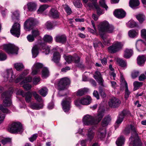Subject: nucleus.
<instances>
[{
    "label": "nucleus",
    "instance_id": "nucleus-12",
    "mask_svg": "<svg viewBox=\"0 0 146 146\" xmlns=\"http://www.w3.org/2000/svg\"><path fill=\"white\" fill-rule=\"evenodd\" d=\"M11 33L15 36L19 37L20 34V25L18 23L14 24L10 30Z\"/></svg>",
    "mask_w": 146,
    "mask_h": 146
},
{
    "label": "nucleus",
    "instance_id": "nucleus-20",
    "mask_svg": "<svg viewBox=\"0 0 146 146\" xmlns=\"http://www.w3.org/2000/svg\"><path fill=\"white\" fill-rule=\"evenodd\" d=\"M94 78L100 85L102 86H104V81L100 72L98 71H96L95 74L94 76Z\"/></svg>",
    "mask_w": 146,
    "mask_h": 146
},
{
    "label": "nucleus",
    "instance_id": "nucleus-49",
    "mask_svg": "<svg viewBox=\"0 0 146 146\" xmlns=\"http://www.w3.org/2000/svg\"><path fill=\"white\" fill-rule=\"evenodd\" d=\"M48 7L47 5H44L40 6L39 9L37 11V12L38 13H42Z\"/></svg>",
    "mask_w": 146,
    "mask_h": 146
},
{
    "label": "nucleus",
    "instance_id": "nucleus-60",
    "mask_svg": "<svg viewBox=\"0 0 146 146\" xmlns=\"http://www.w3.org/2000/svg\"><path fill=\"white\" fill-rule=\"evenodd\" d=\"M141 37L146 40V29H143L141 31Z\"/></svg>",
    "mask_w": 146,
    "mask_h": 146
},
{
    "label": "nucleus",
    "instance_id": "nucleus-50",
    "mask_svg": "<svg viewBox=\"0 0 146 146\" xmlns=\"http://www.w3.org/2000/svg\"><path fill=\"white\" fill-rule=\"evenodd\" d=\"M136 18L140 23H142L145 20V16L142 14H139L136 16Z\"/></svg>",
    "mask_w": 146,
    "mask_h": 146
},
{
    "label": "nucleus",
    "instance_id": "nucleus-64",
    "mask_svg": "<svg viewBox=\"0 0 146 146\" xmlns=\"http://www.w3.org/2000/svg\"><path fill=\"white\" fill-rule=\"evenodd\" d=\"M64 9L66 11L68 15H70L72 13L71 9L67 5H66Z\"/></svg>",
    "mask_w": 146,
    "mask_h": 146
},
{
    "label": "nucleus",
    "instance_id": "nucleus-23",
    "mask_svg": "<svg viewBox=\"0 0 146 146\" xmlns=\"http://www.w3.org/2000/svg\"><path fill=\"white\" fill-rule=\"evenodd\" d=\"M49 16L54 18H57L59 17V13L55 9L52 8L49 12Z\"/></svg>",
    "mask_w": 146,
    "mask_h": 146
},
{
    "label": "nucleus",
    "instance_id": "nucleus-10",
    "mask_svg": "<svg viewBox=\"0 0 146 146\" xmlns=\"http://www.w3.org/2000/svg\"><path fill=\"white\" fill-rule=\"evenodd\" d=\"M3 48L9 54H16L18 53V48L12 44L4 45Z\"/></svg>",
    "mask_w": 146,
    "mask_h": 146
},
{
    "label": "nucleus",
    "instance_id": "nucleus-19",
    "mask_svg": "<svg viewBox=\"0 0 146 146\" xmlns=\"http://www.w3.org/2000/svg\"><path fill=\"white\" fill-rule=\"evenodd\" d=\"M120 82L121 84L124 85L125 88V98L127 99L129 97L130 94V92L128 91V85L127 82L125 80V79L122 75L120 76Z\"/></svg>",
    "mask_w": 146,
    "mask_h": 146
},
{
    "label": "nucleus",
    "instance_id": "nucleus-22",
    "mask_svg": "<svg viewBox=\"0 0 146 146\" xmlns=\"http://www.w3.org/2000/svg\"><path fill=\"white\" fill-rule=\"evenodd\" d=\"M39 50H42L40 43L34 46L32 49V52L33 57L35 58L38 55Z\"/></svg>",
    "mask_w": 146,
    "mask_h": 146
},
{
    "label": "nucleus",
    "instance_id": "nucleus-61",
    "mask_svg": "<svg viewBox=\"0 0 146 146\" xmlns=\"http://www.w3.org/2000/svg\"><path fill=\"white\" fill-rule=\"evenodd\" d=\"M73 3L74 5L77 8L80 7L82 6V3L78 0H77L75 2H73Z\"/></svg>",
    "mask_w": 146,
    "mask_h": 146
},
{
    "label": "nucleus",
    "instance_id": "nucleus-5",
    "mask_svg": "<svg viewBox=\"0 0 146 146\" xmlns=\"http://www.w3.org/2000/svg\"><path fill=\"white\" fill-rule=\"evenodd\" d=\"M8 130L10 133L14 134L21 133L23 131L22 126L19 122H14L9 126Z\"/></svg>",
    "mask_w": 146,
    "mask_h": 146
},
{
    "label": "nucleus",
    "instance_id": "nucleus-57",
    "mask_svg": "<svg viewBox=\"0 0 146 146\" xmlns=\"http://www.w3.org/2000/svg\"><path fill=\"white\" fill-rule=\"evenodd\" d=\"M40 80V78L39 77H35L33 80V83L34 85L37 84Z\"/></svg>",
    "mask_w": 146,
    "mask_h": 146
},
{
    "label": "nucleus",
    "instance_id": "nucleus-14",
    "mask_svg": "<svg viewBox=\"0 0 146 146\" xmlns=\"http://www.w3.org/2000/svg\"><path fill=\"white\" fill-rule=\"evenodd\" d=\"M11 76L10 79L9 80L10 82H12L15 78V76L13 73V71L12 69H9L7 70L3 75L4 79V81H7L9 80V78Z\"/></svg>",
    "mask_w": 146,
    "mask_h": 146
},
{
    "label": "nucleus",
    "instance_id": "nucleus-40",
    "mask_svg": "<svg viewBox=\"0 0 146 146\" xmlns=\"http://www.w3.org/2000/svg\"><path fill=\"white\" fill-rule=\"evenodd\" d=\"M88 89L86 88H84L83 89L78 90L77 93V95L79 96H82L85 94L88 91Z\"/></svg>",
    "mask_w": 146,
    "mask_h": 146
},
{
    "label": "nucleus",
    "instance_id": "nucleus-33",
    "mask_svg": "<svg viewBox=\"0 0 146 146\" xmlns=\"http://www.w3.org/2000/svg\"><path fill=\"white\" fill-rule=\"evenodd\" d=\"M133 54V51L132 49H126L125 51L124 57L126 58H129Z\"/></svg>",
    "mask_w": 146,
    "mask_h": 146
},
{
    "label": "nucleus",
    "instance_id": "nucleus-41",
    "mask_svg": "<svg viewBox=\"0 0 146 146\" xmlns=\"http://www.w3.org/2000/svg\"><path fill=\"white\" fill-rule=\"evenodd\" d=\"M24 96L25 98V100L26 102L27 103H29L31 100L32 94L30 92H28L24 94Z\"/></svg>",
    "mask_w": 146,
    "mask_h": 146
},
{
    "label": "nucleus",
    "instance_id": "nucleus-59",
    "mask_svg": "<svg viewBox=\"0 0 146 146\" xmlns=\"http://www.w3.org/2000/svg\"><path fill=\"white\" fill-rule=\"evenodd\" d=\"M7 59L6 55L2 52H0V60L3 61Z\"/></svg>",
    "mask_w": 146,
    "mask_h": 146
},
{
    "label": "nucleus",
    "instance_id": "nucleus-52",
    "mask_svg": "<svg viewBox=\"0 0 146 146\" xmlns=\"http://www.w3.org/2000/svg\"><path fill=\"white\" fill-rule=\"evenodd\" d=\"M23 79V80L21 82L20 84H21L25 83L31 82L32 81V77L30 76H28L25 78L24 77V79Z\"/></svg>",
    "mask_w": 146,
    "mask_h": 146
},
{
    "label": "nucleus",
    "instance_id": "nucleus-8",
    "mask_svg": "<svg viewBox=\"0 0 146 146\" xmlns=\"http://www.w3.org/2000/svg\"><path fill=\"white\" fill-rule=\"evenodd\" d=\"M123 46V44L120 42H115L111 45L108 47V51L111 53H115L121 50Z\"/></svg>",
    "mask_w": 146,
    "mask_h": 146
},
{
    "label": "nucleus",
    "instance_id": "nucleus-24",
    "mask_svg": "<svg viewBox=\"0 0 146 146\" xmlns=\"http://www.w3.org/2000/svg\"><path fill=\"white\" fill-rule=\"evenodd\" d=\"M27 6L28 11H34L36 9V4L33 2H30L27 3Z\"/></svg>",
    "mask_w": 146,
    "mask_h": 146
},
{
    "label": "nucleus",
    "instance_id": "nucleus-27",
    "mask_svg": "<svg viewBox=\"0 0 146 146\" xmlns=\"http://www.w3.org/2000/svg\"><path fill=\"white\" fill-rule=\"evenodd\" d=\"M42 105L41 104H38L35 102L31 103L30 105V107L34 110H39L42 108Z\"/></svg>",
    "mask_w": 146,
    "mask_h": 146
},
{
    "label": "nucleus",
    "instance_id": "nucleus-1",
    "mask_svg": "<svg viewBox=\"0 0 146 146\" xmlns=\"http://www.w3.org/2000/svg\"><path fill=\"white\" fill-rule=\"evenodd\" d=\"M131 130V136L129 139V146H141V140L139 139L138 135L135 128L132 125L127 126L123 131L124 134L127 135L130 133Z\"/></svg>",
    "mask_w": 146,
    "mask_h": 146
},
{
    "label": "nucleus",
    "instance_id": "nucleus-55",
    "mask_svg": "<svg viewBox=\"0 0 146 146\" xmlns=\"http://www.w3.org/2000/svg\"><path fill=\"white\" fill-rule=\"evenodd\" d=\"M93 5L97 10L98 14L100 15L102 13V10L96 3H94Z\"/></svg>",
    "mask_w": 146,
    "mask_h": 146
},
{
    "label": "nucleus",
    "instance_id": "nucleus-7",
    "mask_svg": "<svg viewBox=\"0 0 146 146\" xmlns=\"http://www.w3.org/2000/svg\"><path fill=\"white\" fill-rule=\"evenodd\" d=\"M13 90L11 89V90L4 92L1 95V98L5 99L3 100V104L5 106H9L11 104V102L10 97L13 93Z\"/></svg>",
    "mask_w": 146,
    "mask_h": 146
},
{
    "label": "nucleus",
    "instance_id": "nucleus-32",
    "mask_svg": "<svg viewBox=\"0 0 146 146\" xmlns=\"http://www.w3.org/2000/svg\"><path fill=\"white\" fill-rule=\"evenodd\" d=\"M60 53L58 52H54L53 54V57L52 60L56 63H58L60 60Z\"/></svg>",
    "mask_w": 146,
    "mask_h": 146
},
{
    "label": "nucleus",
    "instance_id": "nucleus-6",
    "mask_svg": "<svg viewBox=\"0 0 146 146\" xmlns=\"http://www.w3.org/2000/svg\"><path fill=\"white\" fill-rule=\"evenodd\" d=\"M70 82V80L66 78H62L58 81V88L60 90L58 94L60 96L64 95V94H61L64 92L62 90H64L66 86L69 84Z\"/></svg>",
    "mask_w": 146,
    "mask_h": 146
},
{
    "label": "nucleus",
    "instance_id": "nucleus-62",
    "mask_svg": "<svg viewBox=\"0 0 146 146\" xmlns=\"http://www.w3.org/2000/svg\"><path fill=\"white\" fill-rule=\"evenodd\" d=\"M38 135L37 133L34 134L33 135L30 137L29 138V140L31 142H33L38 137Z\"/></svg>",
    "mask_w": 146,
    "mask_h": 146
},
{
    "label": "nucleus",
    "instance_id": "nucleus-26",
    "mask_svg": "<svg viewBox=\"0 0 146 146\" xmlns=\"http://www.w3.org/2000/svg\"><path fill=\"white\" fill-rule=\"evenodd\" d=\"M55 40L56 42L64 43L66 40V36L64 35H57L55 38Z\"/></svg>",
    "mask_w": 146,
    "mask_h": 146
},
{
    "label": "nucleus",
    "instance_id": "nucleus-48",
    "mask_svg": "<svg viewBox=\"0 0 146 146\" xmlns=\"http://www.w3.org/2000/svg\"><path fill=\"white\" fill-rule=\"evenodd\" d=\"M137 25V23L134 20H132L129 21L127 24V27L130 28H134Z\"/></svg>",
    "mask_w": 146,
    "mask_h": 146
},
{
    "label": "nucleus",
    "instance_id": "nucleus-34",
    "mask_svg": "<svg viewBox=\"0 0 146 146\" xmlns=\"http://www.w3.org/2000/svg\"><path fill=\"white\" fill-rule=\"evenodd\" d=\"M125 139L122 136L119 137L116 141V143L117 146H122L124 143Z\"/></svg>",
    "mask_w": 146,
    "mask_h": 146
},
{
    "label": "nucleus",
    "instance_id": "nucleus-25",
    "mask_svg": "<svg viewBox=\"0 0 146 146\" xmlns=\"http://www.w3.org/2000/svg\"><path fill=\"white\" fill-rule=\"evenodd\" d=\"M146 60V55H139L137 57V64L139 66H143Z\"/></svg>",
    "mask_w": 146,
    "mask_h": 146
},
{
    "label": "nucleus",
    "instance_id": "nucleus-13",
    "mask_svg": "<svg viewBox=\"0 0 146 146\" xmlns=\"http://www.w3.org/2000/svg\"><path fill=\"white\" fill-rule=\"evenodd\" d=\"M130 111L127 109L123 110L119 114L116 121V124L119 125L123 121L125 117L130 115Z\"/></svg>",
    "mask_w": 146,
    "mask_h": 146
},
{
    "label": "nucleus",
    "instance_id": "nucleus-18",
    "mask_svg": "<svg viewBox=\"0 0 146 146\" xmlns=\"http://www.w3.org/2000/svg\"><path fill=\"white\" fill-rule=\"evenodd\" d=\"M70 102V99L69 98L62 101V104L64 112H68L70 110L71 107Z\"/></svg>",
    "mask_w": 146,
    "mask_h": 146
},
{
    "label": "nucleus",
    "instance_id": "nucleus-4",
    "mask_svg": "<svg viewBox=\"0 0 146 146\" xmlns=\"http://www.w3.org/2000/svg\"><path fill=\"white\" fill-rule=\"evenodd\" d=\"M114 29L113 26L110 25L106 21L101 23L98 27V30L100 34L104 33L105 32L111 33L113 32Z\"/></svg>",
    "mask_w": 146,
    "mask_h": 146
},
{
    "label": "nucleus",
    "instance_id": "nucleus-35",
    "mask_svg": "<svg viewBox=\"0 0 146 146\" xmlns=\"http://www.w3.org/2000/svg\"><path fill=\"white\" fill-rule=\"evenodd\" d=\"M29 73L28 70H25L24 71L23 73L20 75L19 77L17 78L15 80L16 83H18L20 81L23 79H24L25 76L27 75Z\"/></svg>",
    "mask_w": 146,
    "mask_h": 146
},
{
    "label": "nucleus",
    "instance_id": "nucleus-44",
    "mask_svg": "<svg viewBox=\"0 0 146 146\" xmlns=\"http://www.w3.org/2000/svg\"><path fill=\"white\" fill-rule=\"evenodd\" d=\"M117 62L118 64L122 67H124L126 65V62L123 59L120 58H117Z\"/></svg>",
    "mask_w": 146,
    "mask_h": 146
},
{
    "label": "nucleus",
    "instance_id": "nucleus-56",
    "mask_svg": "<svg viewBox=\"0 0 146 146\" xmlns=\"http://www.w3.org/2000/svg\"><path fill=\"white\" fill-rule=\"evenodd\" d=\"M105 1V0H101L99 2L100 5V6L105 8L106 10H107L108 7L106 4Z\"/></svg>",
    "mask_w": 146,
    "mask_h": 146
},
{
    "label": "nucleus",
    "instance_id": "nucleus-63",
    "mask_svg": "<svg viewBox=\"0 0 146 146\" xmlns=\"http://www.w3.org/2000/svg\"><path fill=\"white\" fill-rule=\"evenodd\" d=\"M11 141V139L9 138H5L2 139L1 141L2 143L4 145L7 143L10 142Z\"/></svg>",
    "mask_w": 146,
    "mask_h": 146
},
{
    "label": "nucleus",
    "instance_id": "nucleus-45",
    "mask_svg": "<svg viewBox=\"0 0 146 146\" xmlns=\"http://www.w3.org/2000/svg\"><path fill=\"white\" fill-rule=\"evenodd\" d=\"M133 85L134 86L133 90H135L138 89L142 86L143 83L138 81H135L134 82Z\"/></svg>",
    "mask_w": 146,
    "mask_h": 146
},
{
    "label": "nucleus",
    "instance_id": "nucleus-43",
    "mask_svg": "<svg viewBox=\"0 0 146 146\" xmlns=\"http://www.w3.org/2000/svg\"><path fill=\"white\" fill-rule=\"evenodd\" d=\"M32 94L35 99L39 102H41L42 99L40 96L37 94L36 92L34 91L32 92Z\"/></svg>",
    "mask_w": 146,
    "mask_h": 146
},
{
    "label": "nucleus",
    "instance_id": "nucleus-31",
    "mask_svg": "<svg viewBox=\"0 0 146 146\" xmlns=\"http://www.w3.org/2000/svg\"><path fill=\"white\" fill-rule=\"evenodd\" d=\"M40 45L41 46V50H43V52L46 54H48L50 51V48L47 45L44 43H40Z\"/></svg>",
    "mask_w": 146,
    "mask_h": 146
},
{
    "label": "nucleus",
    "instance_id": "nucleus-51",
    "mask_svg": "<svg viewBox=\"0 0 146 146\" xmlns=\"http://www.w3.org/2000/svg\"><path fill=\"white\" fill-rule=\"evenodd\" d=\"M45 26L48 29H51L54 27L52 22L50 21H47L45 24Z\"/></svg>",
    "mask_w": 146,
    "mask_h": 146
},
{
    "label": "nucleus",
    "instance_id": "nucleus-36",
    "mask_svg": "<svg viewBox=\"0 0 146 146\" xmlns=\"http://www.w3.org/2000/svg\"><path fill=\"white\" fill-rule=\"evenodd\" d=\"M102 38L103 39L104 42V43L105 44H108L110 42V39L109 38H108V36H107L104 33L100 34Z\"/></svg>",
    "mask_w": 146,
    "mask_h": 146
},
{
    "label": "nucleus",
    "instance_id": "nucleus-16",
    "mask_svg": "<svg viewBox=\"0 0 146 146\" xmlns=\"http://www.w3.org/2000/svg\"><path fill=\"white\" fill-rule=\"evenodd\" d=\"M121 101L119 99L115 97L112 98L109 102V105L110 107L112 108H116L119 106Z\"/></svg>",
    "mask_w": 146,
    "mask_h": 146
},
{
    "label": "nucleus",
    "instance_id": "nucleus-30",
    "mask_svg": "<svg viewBox=\"0 0 146 146\" xmlns=\"http://www.w3.org/2000/svg\"><path fill=\"white\" fill-rule=\"evenodd\" d=\"M92 128H89L87 134L88 140L91 141L94 137L95 133L93 130Z\"/></svg>",
    "mask_w": 146,
    "mask_h": 146
},
{
    "label": "nucleus",
    "instance_id": "nucleus-15",
    "mask_svg": "<svg viewBox=\"0 0 146 146\" xmlns=\"http://www.w3.org/2000/svg\"><path fill=\"white\" fill-rule=\"evenodd\" d=\"M136 47L139 51H144L146 48V43L142 40H138L136 42Z\"/></svg>",
    "mask_w": 146,
    "mask_h": 146
},
{
    "label": "nucleus",
    "instance_id": "nucleus-21",
    "mask_svg": "<svg viewBox=\"0 0 146 146\" xmlns=\"http://www.w3.org/2000/svg\"><path fill=\"white\" fill-rule=\"evenodd\" d=\"M114 15L118 18L124 17L126 15V13L121 9H118L115 10L114 12Z\"/></svg>",
    "mask_w": 146,
    "mask_h": 146
},
{
    "label": "nucleus",
    "instance_id": "nucleus-42",
    "mask_svg": "<svg viewBox=\"0 0 146 146\" xmlns=\"http://www.w3.org/2000/svg\"><path fill=\"white\" fill-rule=\"evenodd\" d=\"M49 75V71L46 68H42V77L43 78L47 77Z\"/></svg>",
    "mask_w": 146,
    "mask_h": 146
},
{
    "label": "nucleus",
    "instance_id": "nucleus-47",
    "mask_svg": "<svg viewBox=\"0 0 146 146\" xmlns=\"http://www.w3.org/2000/svg\"><path fill=\"white\" fill-rule=\"evenodd\" d=\"M129 36L132 38L135 37L138 34V32L133 30H130L128 33Z\"/></svg>",
    "mask_w": 146,
    "mask_h": 146
},
{
    "label": "nucleus",
    "instance_id": "nucleus-28",
    "mask_svg": "<svg viewBox=\"0 0 146 146\" xmlns=\"http://www.w3.org/2000/svg\"><path fill=\"white\" fill-rule=\"evenodd\" d=\"M129 5L133 9L137 8L140 2L139 0H130L129 2Z\"/></svg>",
    "mask_w": 146,
    "mask_h": 146
},
{
    "label": "nucleus",
    "instance_id": "nucleus-46",
    "mask_svg": "<svg viewBox=\"0 0 146 146\" xmlns=\"http://www.w3.org/2000/svg\"><path fill=\"white\" fill-rule=\"evenodd\" d=\"M43 39L45 42L50 43L52 41V38L51 36L47 35L44 36Z\"/></svg>",
    "mask_w": 146,
    "mask_h": 146
},
{
    "label": "nucleus",
    "instance_id": "nucleus-54",
    "mask_svg": "<svg viewBox=\"0 0 146 146\" xmlns=\"http://www.w3.org/2000/svg\"><path fill=\"white\" fill-rule=\"evenodd\" d=\"M0 110L4 113H11L9 110L4 108L2 105H0Z\"/></svg>",
    "mask_w": 146,
    "mask_h": 146
},
{
    "label": "nucleus",
    "instance_id": "nucleus-11",
    "mask_svg": "<svg viewBox=\"0 0 146 146\" xmlns=\"http://www.w3.org/2000/svg\"><path fill=\"white\" fill-rule=\"evenodd\" d=\"M38 23L36 19L32 18H30L25 22L24 29L26 30L29 31Z\"/></svg>",
    "mask_w": 146,
    "mask_h": 146
},
{
    "label": "nucleus",
    "instance_id": "nucleus-17",
    "mask_svg": "<svg viewBox=\"0 0 146 146\" xmlns=\"http://www.w3.org/2000/svg\"><path fill=\"white\" fill-rule=\"evenodd\" d=\"M42 66L43 65L42 64L38 62L35 63L32 68V74L33 75L36 74L38 72H40V69Z\"/></svg>",
    "mask_w": 146,
    "mask_h": 146
},
{
    "label": "nucleus",
    "instance_id": "nucleus-29",
    "mask_svg": "<svg viewBox=\"0 0 146 146\" xmlns=\"http://www.w3.org/2000/svg\"><path fill=\"white\" fill-rule=\"evenodd\" d=\"M82 104L84 105H88L90 102L91 98L88 96H85L82 98L81 99Z\"/></svg>",
    "mask_w": 146,
    "mask_h": 146
},
{
    "label": "nucleus",
    "instance_id": "nucleus-9",
    "mask_svg": "<svg viewBox=\"0 0 146 146\" xmlns=\"http://www.w3.org/2000/svg\"><path fill=\"white\" fill-rule=\"evenodd\" d=\"M64 58L66 61L68 63H71L72 61L76 64L77 66L82 68H84V66L81 63H80V58L78 56L72 57L71 56H67L65 55L64 56Z\"/></svg>",
    "mask_w": 146,
    "mask_h": 146
},
{
    "label": "nucleus",
    "instance_id": "nucleus-38",
    "mask_svg": "<svg viewBox=\"0 0 146 146\" xmlns=\"http://www.w3.org/2000/svg\"><path fill=\"white\" fill-rule=\"evenodd\" d=\"M14 66L19 71H21L24 68V66L21 63H16L14 64Z\"/></svg>",
    "mask_w": 146,
    "mask_h": 146
},
{
    "label": "nucleus",
    "instance_id": "nucleus-2",
    "mask_svg": "<svg viewBox=\"0 0 146 146\" xmlns=\"http://www.w3.org/2000/svg\"><path fill=\"white\" fill-rule=\"evenodd\" d=\"M104 112L102 110H99L96 116L93 117L88 114L84 115L82 119L83 124L86 125H90L98 124L104 115Z\"/></svg>",
    "mask_w": 146,
    "mask_h": 146
},
{
    "label": "nucleus",
    "instance_id": "nucleus-3",
    "mask_svg": "<svg viewBox=\"0 0 146 146\" xmlns=\"http://www.w3.org/2000/svg\"><path fill=\"white\" fill-rule=\"evenodd\" d=\"M111 120L110 116H107L103 119L102 123V126L100 127L97 133L98 138L102 139L104 138L106 135V130L104 127L107 126Z\"/></svg>",
    "mask_w": 146,
    "mask_h": 146
},
{
    "label": "nucleus",
    "instance_id": "nucleus-37",
    "mask_svg": "<svg viewBox=\"0 0 146 146\" xmlns=\"http://www.w3.org/2000/svg\"><path fill=\"white\" fill-rule=\"evenodd\" d=\"M48 92L47 88L45 87L41 88L39 91L38 92L43 97L47 95Z\"/></svg>",
    "mask_w": 146,
    "mask_h": 146
},
{
    "label": "nucleus",
    "instance_id": "nucleus-39",
    "mask_svg": "<svg viewBox=\"0 0 146 146\" xmlns=\"http://www.w3.org/2000/svg\"><path fill=\"white\" fill-rule=\"evenodd\" d=\"M19 17L20 13L18 10H16L13 13L12 17V20H18L19 19Z\"/></svg>",
    "mask_w": 146,
    "mask_h": 146
},
{
    "label": "nucleus",
    "instance_id": "nucleus-53",
    "mask_svg": "<svg viewBox=\"0 0 146 146\" xmlns=\"http://www.w3.org/2000/svg\"><path fill=\"white\" fill-rule=\"evenodd\" d=\"M31 33L35 38L39 36L40 34V31L37 29L33 30L31 32Z\"/></svg>",
    "mask_w": 146,
    "mask_h": 146
},
{
    "label": "nucleus",
    "instance_id": "nucleus-58",
    "mask_svg": "<svg viewBox=\"0 0 146 146\" xmlns=\"http://www.w3.org/2000/svg\"><path fill=\"white\" fill-rule=\"evenodd\" d=\"M35 37L32 34L29 35L27 36V38L28 41L29 42H32L35 40Z\"/></svg>",
    "mask_w": 146,
    "mask_h": 146
}]
</instances>
